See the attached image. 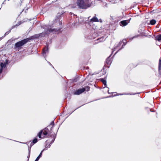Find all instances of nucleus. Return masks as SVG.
Listing matches in <instances>:
<instances>
[{
    "mask_svg": "<svg viewBox=\"0 0 161 161\" xmlns=\"http://www.w3.org/2000/svg\"><path fill=\"white\" fill-rule=\"evenodd\" d=\"M78 7L80 8H86L91 6L89 0H74Z\"/></svg>",
    "mask_w": 161,
    "mask_h": 161,
    "instance_id": "f257e3e1",
    "label": "nucleus"
},
{
    "mask_svg": "<svg viewBox=\"0 0 161 161\" xmlns=\"http://www.w3.org/2000/svg\"><path fill=\"white\" fill-rule=\"evenodd\" d=\"M29 40V39H26L16 43L14 45V48L19 49L23 45L28 42Z\"/></svg>",
    "mask_w": 161,
    "mask_h": 161,
    "instance_id": "f03ea898",
    "label": "nucleus"
},
{
    "mask_svg": "<svg viewBox=\"0 0 161 161\" xmlns=\"http://www.w3.org/2000/svg\"><path fill=\"white\" fill-rule=\"evenodd\" d=\"M47 130H44L41 131L38 134V136L40 138H44L47 134Z\"/></svg>",
    "mask_w": 161,
    "mask_h": 161,
    "instance_id": "7ed1b4c3",
    "label": "nucleus"
},
{
    "mask_svg": "<svg viewBox=\"0 0 161 161\" xmlns=\"http://www.w3.org/2000/svg\"><path fill=\"white\" fill-rule=\"evenodd\" d=\"M51 26L49 25H44L43 26V28L44 29L46 30V32H47L48 31L49 32H56V30L54 29H52L50 28Z\"/></svg>",
    "mask_w": 161,
    "mask_h": 161,
    "instance_id": "20e7f679",
    "label": "nucleus"
},
{
    "mask_svg": "<svg viewBox=\"0 0 161 161\" xmlns=\"http://www.w3.org/2000/svg\"><path fill=\"white\" fill-rule=\"evenodd\" d=\"M85 91V89H80L75 92L74 94L79 95L84 92Z\"/></svg>",
    "mask_w": 161,
    "mask_h": 161,
    "instance_id": "39448f33",
    "label": "nucleus"
},
{
    "mask_svg": "<svg viewBox=\"0 0 161 161\" xmlns=\"http://www.w3.org/2000/svg\"><path fill=\"white\" fill-rule=\"evenodd\" d=\"M129 23L128 20H123L120 22V25L121 26H125Z\"/></svg>",
    "mask_w": 161,
    "mask_h": 161,
    "instance_id": "423d86ee",
    "label": "nucleus"
},
{
    "mask_svg": "<svg viewBox=\"0 0 161 161\" xmlns=\"http://www.w3.org/2000/svg\"><path fill=\"white\" fill-rule=\"evenodd\" d=\"M6 66L5 65V64H4L3 63H1L0 64V67L1 68L0 69V74L2 73V72L3 68H4L6 67Z\"/></svg>",
    "mask_w": 161,
    "mask_h": 161,
    "instance_id": "0eeeda50",
    "label": "nucleus"
},
{
    "mask_svg": "<svg viewBox=\"0 0 161 161\" xmlns=\"http://www.w3.org/2000/svg\"><path fill=\"white\" fill-rule=\"evenodd\" d=\"M48 48L47 47H45L43 50L42 54L44 57L46 56L45 54L48 52Z\"/></svg>",
    "mask_w": 161,
    "mask_h": 161,
    "instance_id": "6e6552de",
    "label": "nucleus"
},
{
    "mask_svg": "<svg viewBox=\"0 0 161 161\" xmlns=\"http://www.w3.org/2000/svg\"><path fill=\"white\" fill-rule=\"evenodd\" d=\"M158 69L159 73L161 75V59H160L159 61Z\"/></svg>",
    "mask_w": 161,
    "mask_h": 161,
    "instance_id": "1a4fd4ad",
    "label": "nucleus"
},
{
    "mask_svg": "<svg viewBox=\"0 0 161 161\" xmlns=\"http://www.w3.org/2000/svg\"><path fill=\"white\" fill-rule=\"evenodd\" d=\"M44 150H42L41 152L40 153L39 155L38 156V157L35 160V161H38L40 158L41 157L42 155V153L44 151Z\"/></svg>",
    "mask_w": 161,
    "mask_h": 161,
    "instance_id": "9d476101",
    "label": "nucleus"
},
{
    "mask_svg": "<svg viewBox=\"0 0 161 161\" xmlns=\"http://www.w3.org/2000/svg\"><path fill=\"white\" fill-rule=\"evenodd\" d=\"M91 21L98 22V20L97 17H94L91 19Z\"/></svg>",
    "mask_w": 161,
    "mask_h": 161,
    "instance_id": "9b49d317",
    "label": "nucleus"
},
{
    "mask_svg": "<svg viewBox=\"0 0 161 161\" xmlns=\"http://www.w3.org/2000/svg\"><path fill=\"white\" fill-rule=\"evenodd\" d=\"M156 39L158 41H160L161 40V35H159L156 37Z\"/></svg>",
    "mask_w": 161,
    "mask_h": 161,
    "instance_id": "f8f14e48",
    "label": "nucleus"
},
{
    "mask_svg": "<svg viewBox=\"0 0 161 161\" xmlns=\"http://www.w3.org/2000/svg\"><path fill=\"white\" fill-rule=\"evenodd\" d=\"M156 23V21L154 19H152L150 21V24L151 25H154Z\"/></svg>",
    "mask_w": 161,
    "mask_h": 161,
    "instance_id": "ddd939ff",
    "label": "nucleus"
},
{
    "mask_svg": "<svg viewBox=\"0 0 161 161\" xmlns=\"http://www.w3.org/2000/svg\"><path fill=\"white\" fill-rule=\"evenodd\" d=\"M37 141V140L36 138H35L33 141L32 142H31V146L33 145L34 144L36 143Z\"/></svg>",
    "mask_w": 161,
    "mask_h": 161,
    "instance_id": "4468645a",
    "label": "nucleus"
},
{
    "mask_svg": "<svg viewBox=\"0 0 161 161\" xmlns=\"http://www.w3.org/2000/svg\"><path fill=\"white\" fill-rule=\"evenodd\" d=\"M21 24V22L20 21L18 23V24H17L16 25H14V26H12V27L11 28V29L14 28L16 26H17L19 25H20Z\"/></svg>",
    "mask_w": 161,
    "mask_h": 161,
    "instance_id": "2eb2a0df",
    "label": "nucleus"
},
{
    "mask_svg": "<svg viewBox=\"0 0 161 161\" xmlns=\"http://www.w3.org/2000/svg\"><path fill=\"white\" fill-rule=\"evenodd\" d=\"M101 80L103 82V84L105 85L106 86V81L105 80L103 79H101Z\"/></svg>",
    "mask_w": 161,
    "mask_h": 161,
    "instance_id": "dca6fc26",
    "label": "nucleus"
},
{
    "mask_svg": "<svg viewBox=\"0 0 161 161\" xmlns=\"http://www.w3.org/2000/svg\"><path fill=\"white\" fill-rule=\"evenodd\" d=\"M82 89H85V91H88L90 89V87L89 86H86L85 88H82Z\"/></svg>",
    "mask_w": 161,
    "mask_h": 161,
    "instance_id": "f3484780",
    "label": "nucleus"
},
{
    "mask_svg": "<svg viewBox=\"0 0 161 161\" xmlns=\"http://www.w3.org/2000/svg\"><path fill=\"white\" fill-rule=\"evenodd\" d=\"M9 63V61L8 59H6L5 61V62L4 63L5 65L6 66V65L8 64Z\"/></svg>",
    "mask_w": 161,
    "mask_h": 161,
    "instance_id": "a211bd4d",
    "label": "nucleus"
},
{
    "mask_svg": "<svg viewBox=\"0 0 161 161\" xmlns=\"http://www.w3.org/2000/svg\"><path fill=\"white\" fill-rule=\"evenodd\" d=\"M10 31H11V30H10L6 32L5 33V34H4V36H3V37H4L5 36H6V35H7L10 32Z\"/></svg>",
    "mask_w": 161,
    "mask_h": 161,
    "instance_id": "6ab92c4d",
    "label": "nucleus"
},
{
    "mask_svg": "<svg viewBox=\"0 0 161 161\" xmlns=\"http://www.w3.org/2000/svg\"><path fill=\"white\" fill-rule=\"evenodd\" d=\"M99 40H100V41L101 42H103V41H104L105 40L104 39V38H100V39H99Z\"/></svg>",
    "mask_w": 161,
    "mask_h": 161,
    "instance_id": "aec40b11",
    "label": "nucleus"
},
{
    "mask_svg": "<svg viewBox=\"0 0 161 161\" xmlns=\"http://www.w3.org/2000/svg\"><path fill=\"white\" fill-rule=\"evenodd\" d=\"M109 59V58H108L107 60H106V63L108 64H110V61H108V60Z\"/></svg>",
    "mask_w": 161,
    "mask_h": 161,
    "instance_id": "412c9836",
    "label": "nucleus"
},
{
    "mask_svg": "<svg viewBox=\"0 0 161 161\" xmlns=\"http://www.w3.org/2000/svg\"><path fill=\"white\" fill-rule=\"evenodd\" d=\"M123 43V42H120L119 44H118V46H119L121 44H122V43Z\"/></svg>",
    "mask_w": 161,
    "mask_h": 161,
    "instance_id": "4be33fe9",
    "label": "nucleus"
},
{
    "mask_svg": "<svg viewBox=\"0 0 161 161\" xmlns=\"http://www.w3.org/2000/svg\"><path fill=\"white\" fill-rule=\"evenodd\" d=\"M116 48H117V47H115L114 48V51L115 50V49H116Z\"/></svg>",
    "mask_w": 161,
    "mask_h": 161,
    "instance_id": "5701e85b",
    "label": "nucleus"
},
{
    "mask_svg": "<svg viewBox=\"0 0 161 161\" xmlns=\"http://www.w3.org/2000/svg\"><path fill=\"white\" fill-rule=\"evenodd\" d=\"M51 124L52 125H54V123L53 122H52V123H51Z\"/></svg>",
    "mask_w": 161,
    "mask_h": 161,
    "instance_id": "b1692460",
    "label": "nucleus"
},
{
    "mask_svg": "<svg viewBox=\"0 0 161 161\" xmlns=\"http://www.w3.org/2000/svg\"><path fill=\"white\" fill-rule=\"evenodd\" d=\"M30 150L29 149V153L30 154Z\"/></svg>",
    "mask_w": 161,
    "mask_h": 161,
    "instance_id": "393cba45",
    "label": "nucleus"
},
{
    "mask_svg": "<svg viewBox=\"0 0 161 161\" xmlns=\"http://www.w3.org/2000/svg\"><path fill=\"white\" fill-rule=\"evenodd\" d=\"M3 37L0 38V40L2 39Z\"/></svg>",
    "mask_w": 161,
    "mask_h": 161,
    "instance_id": "a878e982",
    "label": "nucleus"
},
{
    "mask_svg": "<svg viewBox=\"0 0 161 161\" xmlns=\"http://www.w3.org/2000/svg\"><path fill=\"white\" fill-rule=\"evenodd\" d=\"M95 2V1L92 2V3L93 2Z\"/></svg>",
    "mask_w": 161,
    "mask_h": 161,
    "instance_id": "bb28decb",
    "label": "nucleus"
},
{
    "mask_svg": "<svg viewBox=\"0 0 161 161\" xmlns=\"http://www.w3.org/2000/svg\"><path fill=\"white\" fill-rule=\"evenodd\" d=\"M123 94H120L119 95H123Z\"/></svg>",
    "mask_w": 161,
    "mask_h": 161,
    "instance_id": "cd10ccee",
    "label": "nucleus"
},
{
    "mask_svg": "<svg viewBox=\"0 0 161 161\" xmlns=\"http://www.w3.org/2000/svg\"><path fill=\"white\" fill-rule=\"evenodd\" d=\"M8 1H9V0H8Z\"/></svg>",
    "mask_w": 161,
    "mask_h": 161,
    "instance_id": "c85d7f7f",
    "label": "nucleus"
}]
</instances>
